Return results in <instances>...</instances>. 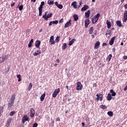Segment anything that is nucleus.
I'll return each mask as SVG.
<instances>
[{"label": "nucleus", "instance_id": "1", "mask_svg": "<svg viewBox=\"0 0 127 127\" xmlns=\"http://www.w3.org/2000/svg\"><path fill=\"white\" fill-rule=\"evenodd\" d=\"M44 1H42L39 7V15L41 16L42 15V8H43V5L45 4Z\"/></svg>", "mask_w": 127, "mask_h": 127}, {"label": "nucleus", "instance_id": "2", "mask_svg": "<svg viewBox=\"0 0 127 127\" xmlns=\"http://www.w3.org/2000/svg\"><path fill=\"white\" fill-rule=\"evenodd\" d=\"M99 17H100V13H98L92 19L93 23H96V22L99 20Z\"/></svg>", "mask_w": 127, "mask_h": 127}, {"label": "nucleus", "instance_id": "3", "mask_svg": "<svg viewBox=\"0 0 127 127\" xmlns=\"http://www.w3.org/2000/svg\"><path fill=\"white\" fill-rule=\"evenodd\" d=\"M82 89H83V85H82V83H81L80 82H78L77 83V85H76L77 91H81Z\"/></svg>", "mask_w": 127, "mask_h": 127}, {"label": "nucleus", "instance_id": "4", "mask_svg": "<svg viewBox=\"0 0 127 127\" xmlns=\"http://www.w3.org/2000/svg\"><path fill=\"white\" fill-rule=\"evenodd\" d=\"M60 93V88H58L56 89L53 94V98H56L57 97V95Z\"/></svg>", "mask_w": 127, "mask_h": 127}, {"label": "nucleus", "instance_id": "5", "mask_svg": "<svg viewBox=\"0 0 127 127\" xmlns=\"http://www.w3.org/2000/svg\"><path fill=\"white\" fill-rule=\"evenodd\" d=\"M96 97H97V98H96V100L97 101V102H99V101L102 102V101H103V95L101 94L99 95V94H97L96 95Z\"/></svg>", "mask_w": 127, "mask_h": 127}, {"label": "nucleus", "instance_id": "6", "mask_svg": "<svg viewBox=\"0 0 127 127\" xmlns=\"http://www.w3.org/2000/svg\"><path fill=\"white\" fill-rule=\"evenodd\" d=\"M28 120H29L28 116L27 115H24L22 119V124H24V123H25L26 122H27V121H28Z\"/></svg>", "mask_w": 127, "mask_h": 127}, {"label": "nucleus", "instance_id": "7", "mask_svg": "<svg viewBox=\"0 0 127 127\" xmlns=\"http://www.w3.org/2000/svg\"><path fill=\"white\" fill-rule=\"evenodd\" d=\"M127 11H124V14L123 16V22H127Z\"/></svg>", "mask_w": 127, "mask_h": 127}, {"label": "nucleus", "instance_id": "8", "mask_svg": "<svg viewBox=\"0 0 127 127\" xmlns=\"http://www.w3.org/2000/svg\"><path fill=\"white\" fill-rule=\"evenodd\" d=\"M50 42L51 43V45L55 44V41H54V36H52L50 39Z\"/></svg>", "mask_w": 127, "mask_h": 127}, {"label": "nucleus", "instance_id": "9", "mask_svg": "<svg viewBox=\"0 0 127 127\" xmlns=\"http://www.w3.org/2000/svg\"><path fill=\"white\" fill-rule=\"evenodd\" d=\"M40 44H41V42L39 40H37L36 41L35 45L37 48H39L40 49V48H39V46H40Z\"/></svg>", "mask_w": 127, "mask_h": 127}, {"label": "nucleus", "instance_id": "10", "mask_svg": "<svg viewBox=\"0 0 127 127\" xmlns=\"http://www.w3.org/2000/svg\"><path fill=\"white\" fill-rule=\"evenodd\" d=\"M90 14H91V11L88 10L85 13V16L86 18H89V17H90Z\"/></svg>", "mask_w": 127, "mask_h": 127}, {"label": "nucleus", "instance_id": "11", "mask_svg": "<svg viewBox=\"0 0 127 127\" xmlns=\"http://www.w3.org/2000/svg\"><path fill=\"white\" fill-rule=\"evenodd\" d=\"M34 115H35V111L33 109L31 108L30 110V117L31 118H33V117H34Z\"/></svg>", "mask_w": 127, "mask_h": 127}, {"label": "nucleus", "instance_id": "12", "mask_svg": "<svg viewBox=\"0 0 127 127\" xmlns=\"http://www.w3.org/2000/svg\"><path fill=\"white\" fill-rule=\"evenodd\" d=\"M89 24H90V19H86L85 21V27L86 28L88 27Z\"/></svg>", "mask_w": 127, "mask_h": 127}, {"label": "nucleus", "instance_id": "13", "mask_svg": "<svg viewBox=\"0 0 127 127\" xmlns=\"http://www.w3.org/2000/svg\"><path fill=\"white\" fill-rule=\"evenodd\" d=\"M112 34V30H109L107 31L106 33V35L107 37H110Z\"/></svg>", "mask_w": 127, "mask_h": 127}, {"label": "nucleus", "instance_id": "14", "mask_svg": "<svg viewBox=\"0 0 127 127\" xmlns=\"http://www.w3.org/2000/svg\"><path fill=\"white\" fill-rule=\"evenodd\" d=\"M71 20H69L64 25V28H66L68 27V26H71Z\"/></svg>", "mask_w": 127, "mask_h": 127}, {"label": "nucleus", "instance_id": "15", "mask_svg": "<svg viewBox=\"0 0 127 127\" xmlns=\"http://www.w3.org/2000/svg\"><path fill=\"white\" fill-rule=\"evenodd\" d=\"M116 39V36L113 37L110 40L109 42L110 45H113L114 44V42L115 41V40Z\"/></svg>", "mask_w": 127, "mask_h": 127}, {"label": "nucleus", "instance_id": "16", "mask_svg": "<svg viewBox=\"0 0 127 127\" xmlns=\"http://www.w3.org/2000/svg\"><path fill=\"white\" fill-rule=\"evenodd\" d=\"M99 46H100V42L97 41L94 46V49H98V48H99Z\"/></svg>", "mask_w": 127, "mask_h": 127}, {"label": "nucleus", "instance_id": "17", "mask_svg": "<svg viewBox=\"0 0 127 127\" xmlns=\"http://www.w3.org/2000/svg\"><path fill=\"white\" fill-rule=\"evenodd\" d=\"M71 5L73 6V8H77L78 7L77 2L75 1L72 2Z\"/></svg>", "mask_w": 127, "mask_h": 127}, {"label": "nucleus", "instance_id": "18", "mask_svg": "<svg viewBox=\"0 0 127 127\" xmlns=\"http://www.w3.org/2000/svg\"><path fill=\"white\" fill-rule=\"evenodd\" d=\"M89 8V6L88 5H84V6L81 8V11H85V10H87Z\"/></svg>", "mask_w": 127, "mask_h": 127}, {"label": "nucleus", "instance_id": "19", "mask_svg": "<svg viewBox=\"0 0 127 127\" xmlns=\"http://www.w3.org/2000/svg\"><path fill=\"white\" fill-rule=\"evenodd\" d=\"M58 20H55V21H51L50 22L49 25H52V24H58Z\"/></svg>", "mask_w": 127, "mask_h": 127}, {"label": "nucleus", "instance_id": "20", "mask_svg": "<svg viewBox=\"0 0 127 127\" xmlns=\"http://www.w3.org/2000/svg\"><path fill=\"white\" fill-rule=\"evenodd\" d=\"M52 16V13H49V14H48V15L44 19H45V20H48V19L50 18V17H51Z\"/></svg>", "mask_w": 127, "mask_h": 127}, {"label": "nucleus", "instance_id": "21", "mask_svg": "<svg viewBox=\"0 0 127 127\" xmlns=\"http://www.w3.org/2000/svg\"><path fill=\"white\" fill-rule=\"evenodd\" d=\"M116 24H117V26H119V27H122V26H123V24H122V22H121V21L120 20L116 21Z\"/></svg>", "mask_w": 127, "mask_h": 127}, {"label": "nucleus", "instance_id": "22", "mask_svg": "<svg viewBox=\"0 0 127 127\" xmlns=\"http://www.w3.org/2000/svg\"><path fill=\"white\" fill-rule=\"evenodd\" d=\"M107 101H111L113 98L112 97V95L110 93H108L107 96Z\"/></svg>", "mask_w": 127, "mask_h": 127}, {"label": "nucleus", "instance_id": "23", "mask_svg": "<svg viewBox=\"0 0 127 127\" xmlns=\"http://www.w3.org/2000/svg\"><path fill=\"white\" fill-rule=\"evenodd\" d=\"M15 100V95H12L10 98V102L12 103H14Z\"/></svg>", "mask_w": 127, "mask_h": 127}, {"label": "nucleus", "instance_id": "24", "mask_svg": "<svg viewBox=\"0 0 127 127\" xmlns=\"http://www.w3.org/2000/svg\"><path fill=\"white\" fill-rule=\"evenodd\" d=\"M106 24H107V28H111V26H112V24H111V22L109 21V20H107L106 21Z\"/></svg>", "mask_w": 127, "mask_h": 127}, {"label": "nucleus", "instance_id": "25", "mask_svg": "<svg viewBox=\"0 0 127 127\" xmlns=\"http://www.w3.org/2000/svg\"><path fill=\"white\" fill-rule=\"evenodd\" d=\"M112 54H110L109 56H108L106 58L107 61H108V62H110V61H111V59H112Z\"/></svg>", "mask_w": 127, "mask_h": 127}, {"label": "nucleus", "instance_id": "26", "mask_svg": "<svg viewBox=\"0 0 127 127\" xmlns=\"http://www.w3.org/2000/svg\"><path fill=\"white\" fill-rule=\"evenodd\" d=\"M110 93L112 94V97H115V96L117 95V93L114 91V90L113 89L110 90Z\"/></svg>", "mask_w": 127, "mask_h": 127}, {"label": "nucleus", "instance_id": "27", "mask_svg": "<svg viewBox=\"0 0 127 127\" xmlns=\"http://www.w3.org/2000/svg\"><path fill=\"white\" fill-rule=\"evenodd\" d=\"M46 94L44 93L40 97L41 102H43L44 101V98H45Z\"/></svg>", "mask_w": 127, "mask_h": 127}, {"label": "nucleus", "instance_id": "28", "mask_svg": "<svg viewBox=\"0 0 127 127\" xmlns=\"http://www.w3.org/2000/svg\"><path fill=\"white\" fill-rule=\"evenodd\" d=\"M48 4H49L50 5H52L54 4V1L52 0H48Z\"/></svg>", "mask_w": 127, "mask_h": 127}, {"label": "nucleus", "instance_id": "29", "mask_svg": "<svg viewBox=\"0 0 127 127\" xmlns=\"http://www.w3.org/2000/svg\"><path fill=\"white\" fill-rule=\"evenodd\" d=\"M76 39H72L69 43L68 45L69 46H71V45H72L73 44V43H74V42H75Z\"/></svg>", "mask_w": 127, "mask_h": 127}, {"label": "nucleus", "instance_id": "30", "mask_svg": "<svg viewBox=\"0 0 127 127\" xmlns=\"http://www.w3.org/2000/svg\"><path fill=\"white\" fill-rule=\"evenodd\" d=\"M6 59L4 57H2L0 58V63H2L4 62V60Z\"/></svg>", "mask_w": 127, "mask_h": 127}, {"label": "nucleus", "instance_id": "31", "mask_svg": "<svg viewBox=\"0 0 127 127\" xmlns=\"http://www.w3.org/2000/svg\"><path fill=\"white\" fill-rule=\"evenodd\" d=\"M107 115H108L109 117H113V116H114V113L112 111H109L107 113Z\"/></svg>", "mask_w": 127, "mask_h": 127}, {"label": "nucleus", "instance_id": "32", "mask_svg": "<svg viewBox=\"0 0 127 127\" xmlns=\"http://www.w3.org/2000/svg\"><path fill=\"white\" fill-rule=\"evenodd\" d=\"M73 18L75 21H77V20H78V15L77 14H74L73 15Z\"/></svg>", "mask_w": 127, "mask_h": 127}, {"label": "nucleus", "instance_id": "33", "mask_svg": "<svg viewBox=\"0 0 127 127\" xmlns=\"http://www.w3.org/2000/svg\"><path fill=\"white\" fill-rule=\"evenodd\" d=\"M14 103L10 102L8 104V108H12V106H13V104Z\"/></svg>", "mask_w": 127, "mask_h": 127}, {"label": "nucleus", "instance_id": "34", "mask_svg": "<svg viewBox=\"0 0 127 127\" xmlns=\"http://www.w3.org/2000/svg\"><path fill=\"white\" fill-rule=\"evenodd\" d=\"M62 48H63V50H65V49L67 48V44L66 43L63 44Z\"/></svg>", "mask_w": 127, "mask_h": 127}, {"label": "nucleus", "instance_id": "35", "mask_svg": "<svg viewBox=\"0 0 127 127\" xmlns=\"http://www.w3.org/2000/svg\"><path fill=\"white\" fill-rule=\"evenodd\" d=\"M93 31H94V27H91L90 29H89L90 34H92L93 33Z\"/></svg>", "mask_w": 127, "mask_h": 127}, {"label": "nucleus", "instance_id": "36", "mask_svg": "<svg viewBox=\"0 0 127 127\" xmlns=\"http://www.w3.org/2000/svg\"><path fill=\"white\" fill-rule=\"evenodd\" d=\"M17 78H18V81L20 82L21 81V76H20V74H17Z\"/></svg>", "mask_w": 127, "mask_h": 127}, {"label": "nucleus", "instance_id": "37", "mask_svg": "<svg viewBox=\"0 0 127 127\" xmlns=\"http://www.w3.org/2000/svg\"><path fill=\"white\" fill-rule=\"evenodd\" d=\"M57 6L58 8H60V9H62V8H63V5L61 4H59Z\"/></svg>", "mask_w": 127, "mask_h": 127}, {"label": "nucleus", "instance_id": "38", "mask_svg": "<svg viewBox=\"0 0 127 127\" xmlns=\"http://www.w3.org/2000/svg\"><path fill=\"white\" fill-rule=\"evenodd\" d=\"M100 108L103 109V110H106V109H107V106L106 105H102L100 106Z\"/></svg>", "mask_w": 127, "mask_h": 127}, {"label": "nucleus", "instance_id": "39", "mask_svg": "<svg viewBox=\"0 0 127 127\" xmlns=\"http://www.w3.org/2000/svg\"><path fill=\"white\" fill-rule=\"evenodd\" d=\"M32 89V83H30L28 87V91H30Z\"/></svg>", "mask_w": 127, "mask_h": 127}, {"label": "nucleus", "instance_id": "40", "mask_svg": "<svg viewBox=\"0 0 127 127\" xmlns=\"http://www.w3.org/2000/svg\"><path fill=\"white\" fill-rule=\"evenodd\" d=\"M18 6H19L18 8H19V10H20V11H21V10L23 9V5H21L19 6V4L18 5Z\"/></svg>", "mask_w": 127, "mask_h": 127}, {"label": "nucleus", "instance_id": "41", "mask_svg": "<svg viewBox=\"0 0 127 127\" xmlns=\"http://www.w3.org/2000/svg\"><path fill=\"white\" fill-rule=\"evenodd\" d=\"M15 113H16L15 111H12L10 113L9 116H10L11 117H12V116H13V115H14Z\"/></svg>", "mask_w": 127, "mask_h": 127}, {"label": "nucleus", "instance_id": "42", "mask_svg": "<svg viewBox=\"0 0 127 127\" xmlns=\"http://www.w3.org/2000/svg\"><path fill=\"white\" fill-rule=\"evenodd\" d=\"M4 109V108L3 107V106H0V112L3 113V109Z\"/></svg>", "mask_w": 127, "mask_h": 127}, {"label": "nucleus", "instance_id": "43", "mask_svg": "<svg viewBox=\"0 0 127 127\" xmlns=\"http://www.w3.org/2000/svg\"><path fill=\"white\" fill-rule=\"evenodd\" d=\"M47 13H48V11H46L45 12V14L44 15H43V18H44L47 16Z\"/></svg>", "mask_w": 127, "mask_h": 127}, {"label": "nucleus", "instance_id": "44", "mask_svg": "<svg viewBox=\"0 0 127 127\" xmlns=\"http://www.w3.org/2000/svg\"><path fill=\"white\" fill-rule=\"evenodd\" d=\"M36 52L39 55H40V54H41V51L40 50H38Z\"/></svg>", "mask_w": 127, "mask_h": 127}, {"label": "nucleus", "instance_id": "45", "mask_svg": "<svg viewBox=\"0 0 127 127\" xmlns=\"http://www.w3.org/2000/svg\"><path fill=\"white\" fill-rule=\"evenodd\" d=\"M56 42H57V43H58V42H59V36H58V37L56 38Z\"/></svg>", "mask_w": 127, "mask_h": 127}, {"label": "nucleus", "instance_id": "46", "mask_svg": "<svg viewBox=\"0 0 127 127\" xmlns=\"http://www.w3.org/2000/svg\"><path fill=\"white\" fill-rule=\"evenodd\" d=\"M38 126V124H37V123H34L33 124V127H37Z\"/></svg>", "mask_w": 127, "mask_h": 127}, {"label": "nucleus", "instance_id": "47", "mask_svg": "<svg viewBox=\"0 0 127 127\" xmlns=\"http://www.w3.org/2000/svg\"><path fill=\"white\" fill-rule=\"evenodd\" d=\"M81 5H82V0H80L79 2V5L78 7V8H79V7H80V6H81Z\"/></svg>", "mask_w": 127, "mask_h": 127}, {"label": "nucleus", "instance_id": "48", "mask_svg": "<svg viewBox=\"0 0 127 127\" xmlns=\"http://www.w3.org/2000/svg\"><path fill=\"white\" fill-rule=\"evenodd\" d=\"M64 20L63 18H62L60 21H59V23H62L63 22Z\"/></svg>", "mask_w": 127, "mask_h": 127}, {"label": "nucleus", "instance_id": "49", "mask_svg": "<svg viewBox=\"0 0 127 127\" xmlns=\"http://www.w3.org/2000/svg\"><path fill=\"white\" fill-rule=\"evenodd\" d=\"M34 56H37V55H39L37 52H35L33 54Z\"/></svg>", "mask_w": 127, "mask_h": 127}, {"label": "nucleus", "instance_id": "50", "mask_svg": "<svg viewBox=\"0 0 127 127\" xmlns=\"http://www.w3.org/2000/svg\"><path fill=\"white\" fill-rule=\"evenodd\" d=\"M56 122H60V118L59 117L56 119Z\"/></svg>", "mask_w": 127, "mask_h": 127}, {"label": "nucleus", "instance_id": "51", "mask_svg": "<svg viewBox=\"0 0 127 127\" xmlns=\"http://www.w3.org/2000/svg\"><path fill=\"white\" fill-rule=\"evenodd\" d=\"M32 45V44L29 43L28 44V47H29V48H30V47H31Z\"/></svg>", "mask_w": 127, "mask_h": 127}, {"label": "nucleus", "instance_id": "52", "mask_svg": "<svg viewBox=\"0 0 127 127\" xmlns=\"http://www.w3.org/2000/svg\"><path fill=\"white\" fill-rule=\"evenodd\" d=\"M29 43H31V44H32L33 43V39H32L31 40V41H30Z\"/></svg>", "mask_w": 127, "mask_h": 127}, {"label": "nucleus", "instance_id": "53", "mask_svg": "<svg viewBox=\"0 0 127 127\" xmlns=\"http://www.w3.org/2000/svg\"><path fill=\"white\" fill-rule=\"evenodd\" d=\"M14 4H15V3L13 2L11 4V6L12 7V6L14 5Z\"/></svg>", "mask_w": 127, "mask_h": 127}, {"label": "nucleus", "instance_id": "54", "mask_svg": "<svg viewBox=\"0 0 127 127\" xmlns=\"http://www.w3.org/2000/svg\"><path fill=\"white\" fill-rule=\"evenodd\" d=\"M57 62L58 63H60V60L58 58L57 59Z\"/></svg>", "mask_w": 127, "mask_h": 127}, {"label": "nucleus", "instance_id": "55", "mask_svg": "<svg viewBox=\"0 0 127 127\" xmlns=\"http://www.w3.org/2000/svg\"><path fill=\"white\" fill-rule=\"evenodd\" d=\"M81 125H82V126L83 127H85V123H84V122H82V123H81Z\"/></svg>", "mask_w": 127, "mask_h": 127}, {"label": "nucleus", "instance_id": "56", "mask_svg": "<svg viewBox=\"0 0 127 127\" xmlns=\"http://www.w3.org/2000/svg\"><path fill=\"white\" fill-rule=\"evenodd\" d=\"M124 8H125V9H127V4L124 5Z\"/></svg>", "mask_w": 127, "mask_h": 127}, {"label": "nucleus", "instance_id": "57", "mask_svg": "<svg viewBox=\"0 0 127 127\" xmlns=\"http://www.w3.org/2000/svg\"><path fill=\"white\" fill-rule=\"evenodd\" d=\"M55 4H56V6H57L59 4H58V2L56 1L55 2Z\"/></svg>", "mask_w": 127, "mask_h": 127}, {"label": "nucleus", "instance_id": "58", "mask_svg": "<svg viewBox=\"0 0 127 127\" xmlns=\"http://www.w3.org/2000/svg\"><path fill=\"white\" fill-rule=\"evenodd\" d=\"M124 59H127V56H124L123 57Z\"/></svg>", "mask_w": 127, "mask_h": 127}, {"label": "nucleus", "instance_id": "59", "mask_svg": "<svg viewBox=\"0 0 127 127\" xmlns=\"http://www.w3.org/2000/svg\"><path fill=\"white\" fill-rule=\"evenodd\" d=\"M112 51L113 52H116V48H114L113 49H112Z\"/></svg>", "mask_w": 127, "mask_h": 127}, {"label": "nucleus", "instance_id": "60", "mask_svg": "<svg viewBox=\"0 0 127 127\" xmlns=\"http://www.w3.org/2000/svg\"><path fill=\"white\" fill-rule=\"evenodd\" d=\"M31 1L32 2H35V1H36V0H31Z\"/></svg>", "mask_w": 127, "mask_h": 127}, {"label": "nucleus", "instance_id": "61", "mask_svg": "<svg viewBox=\"0 0 127 127\" xmlns=\"http://www.w3.org/2000/svg\"><path fill=\"white\" fill-rule=\"evenodd\" d=\"M93 87H97V84L96 83H94L93 84Z\"/></svg>", "mask_w": 127, "mask_h": 127}, {"label": "nucleus", "instance_id": "62", "mask_svg": "<svg viewBox=\"0 0 127 127\" xmlns=\"http://www.w3.org/2000/svg\"><path fill=\"white\" fill-rule=\"evenodd\" d=\"M107 46V43H105L103 44V46Z\"/></svg>", "mask_w": 127, "mask_h": 127}, {"label": "nucleus", "instance_id": "63", "mask_svg": "<svg viewBox=\"0 0 127 127\" xmlns=\"http://www.w3.org/2000/svg\"><path fill=\"white\" fill-rule=\"evenodd\" d=\"M43 30V29H41L39 31V32H42V31Z\"/></svg>", "mask_w": 127, "mask_h": 127}, {"label": "nucleus", "instance_id": "64", "mask_svg": "<svg viewBox=\"0 0 127 127\" xmlns=\"http://www.w3.org/2000/svg\"><path fill=\"white\" fill-rule=\"evenodd\" d=\"M127 86H126L125 88H124V91H127Z\"/></svg>", "mask_w": 127, "mask_h": 127}]
</instances>
